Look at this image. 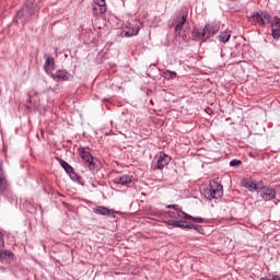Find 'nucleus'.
Wrapping results in <instances>:
<instances>
[{
  "label": "nucleus",
  "instance_id": "f257e3e1",
  "mask_svg": "<svg viewBox=\"0 0 280 280\" xmlns=\"http://www.w3.org/2000/svg\"><path fill=\"white\" fill-rule=\"evenodd\" d=\"M248 21L252 25H260V27H266V25H270L272 18L268 12L259 11L248 15Z\"/></svg>",
  "mask_w": 280,
  "mask_h": 280
},
{
  "label": "nucleus",
  "instance_id": "f03ea898",
  "mask_svg": "<svg viewBox=\"0 0 280 280\" xmlns=\"http://www.w3.org/2000/svg\"><path fill=\"white\" fill-rule=\"evenodd\" d=\"M38 10V4H36V0H27L25 7L16 13V19H21L23 16H32Z\"/></svg>",
  "mask_w": 280,
  "mask_h": 280
},
{
  "label": "nucleus",
  "instance_id": "7ed1b4c3",
  "mask_svg": "<svg viewBox=\"0 0 280 280\" xmlns=\"http://www.w3.org/2000/svg\"><path fill=\"white\" fill-rule=\"evenodd\" d=\"M223 194L222 185H220L218 182L210 183L209 188L207 189V195L209 198H222Z\"/></svg>",
  "mask_w": 280,
  "mask_h": 280
},
{
  "label": "nucleus",
  "instance_id": "20e7f679",
  "mask_svg": "<svg viewBox=\"0 0 280 280\" xmlns=\"http://www.w3.org/2000/svg\"><path fill=\"white\" fill-rule=\"evenodd\" d=\"M167 207H168V209H173V210L168 211V215L171 218H173V220H189V219H191V215L185 213L182 210H178L176 208V205H170Z\"/></svg>",
  "mask_w": 280,
  "mask_h": 280
},
{
  "label": "nucleus",
  "instance_id": "39448f33",
  "mask_svg": "<svg viewBox=\"0 0 280 280\" xmlns=\"http://www.w3.org/2000/svg\"><path fill=\"white\" fill-rule=\"evenodd\" d=\"M55 82H69L73 78L67 70H57L56 73L50 74Z\"/></svg>",
  "mask_w": 280,
  "mask_h": 280
},
{
  "label": "nucleus",
  "instance_id": "423d86ee",
  "mask_svg": "<svg viewBox=\"0 0 280 280\" xmlns=\"http://www.w3.org/2000/svg\"><path fill=\"white\" fill-rule=\"evenodd\" d=\"M171 158L165 153H160L155 163L152 164L153 170H163L165 165H168Z\"/></svg>",
  "mask_w": 280,
  "mask_h": 280
},
{
  "label": "nucleus",
  "instance_id": "0eeeda50",
  "mask_svg": "<svg viewBox=\"0 0 280 280\" xmlns=\"http://www.w3.org/2000/svg\"><path fill=\"white\" fill-rule=\"evenodd\" d=\"M93 14L95 16H102V14H106V0H94Z\"/></svg>",
  "mask_w": 280,
  "mask_h": 280
},
{
  "label": "nucleus",
  "instance_id": "6e6552de",
  "mask_svg": "<svg viewBox=\"0 0 280 280\" xmlns=\"http://www.w3.org/2000/svg\"><path fill=\"white\" fill-rule=\"evenodd\" d=\"M96 215H107L108 218H117V211L108 209L104 206H98L93 209Z\"/></svg>",
  "mask_w": 280,
  "mask_h": 280
},
{
  "label": "nucleus",
  "instance_id": "1a4fd4ad",
  "mask_svg": "<svg viewBox=\"0 0 280 280\" xmlns=\"http://www.w3.org/2000/svg\"><path fill=\"white\" fill-rule=\"evenodd\" d=\"M260 196L262 200H275V197L277 196V190L270 187H262L260 190Z\"/></svg>",
  "mask_w": 280,
  "mask_h": 280
},
{
  "label": "nucleus",
  "instance_id": "9d476101",
  "mask_svg": "<svg viewBox=\"0 0 280 280\" xmlns=\"http://www.w3.org/2000/svg\"><path fill=\"white\" fill-rule=\"evenodd\" d=\"M185 23H187V16L183 15L175 26L176 36H187V31H183L185 30Z\"/></svg>",
  "mask_w": 280,
  "mask_h": 280
},
{
  "label": "nucleus",
  "instance_id": "9b49d317",
  "mask_svg": "<svg viewBox=\"0 0 280 280\" xmlns=\"http://www.w3.org/2000/svg\"><path fill=\"white\" fill-rule=\"evenodd\" d=\"M130 183H132V177L128 175H122L114 179V185H116V187H128Z\"/></svg>",
  "mask_w": 280,
  "mask_h": 280
},
{
  "label": "nucleus",
  "instance_id": "f8f14e48",
  "mask_svg": "<svg viewBox=\"0 0 280 280\" xmlns=\"http://www.w3.org/2000/svg\"><path fill=\"white\" fill-rule=\"evenodd\" d=\"M271 34L272 37L279 39L280 37V19L275 16L271 22Z\"/></svg>",
  "mask_w": 280,
  "mask_h": 280
},
{
  "label": "nucleus",
  "instance_id": "ddd939ff",
  "mask_svg": "<svg viewBox=\"0 0 280 280\" xmlns=\"http://www.w3.org/2000/svg\"><path fill=\"white\" fill-rule=\"evenodd\" d=\"M79 154L82 159V161H84V163H86V165L91 166L93 165V155H91V153L89 151H86L84 148L79 149Z\"/></svg>",
  "mask_w": 280,
  "mask_h": 280
},
{
  "label": "nucleus",
  "instance_id": "4468645a",
  "mask_svg": "<svg viewBox=\"0 0 280 280\" xmlns=\"http://www.w3.org/2000/svg\"><path fill=\"white\" fill-rule=\"evenodd\" d=\"M44 69L48 75L52 74L51 71H54V69H55V61H54L52 57H47V59L44 63Z\"/></svg>",
  "mask_w": 280,
  "mask_h": 280
},
{
  "label": "nucleus",
  "instance_id": "2eb2a0df",
  "mask_svg": "<svg viewBox=\"0 0 280 280\" xmlns=\"http://www.w3.org/2000/svg\"><path fill=\"white\" fill-rule=\"evenodd\" d=\"M242 185L249 191H258L259 190V187H257V184H255V182L249 180V179H243Z\"/></svg>",
  "mask_w": 280,
  "mask_h": 280
},
{
  "label": "nucleus",
  "instance_id": "dca6fc26",
  "mask_svg": "<svg viewBox=\"0 0 280 280\" xmlns=\"http://www.w3.org/2000/svg\"><path fill=\"white\" fill-rule=\"evenodd\" d=\"M192 36L196 40H202V38H207V31H205V28H195Z\"/></svg>",
  "mask_w": 280,
  "mask_h": 280
},
{
  "label": "nucleus",
  "instance_id": "f3484780",
  "mask_svg": "<svg viewBox=\"0 0 280 280\" xmlns=\"http://www.w3.org/2000/svg\"><path fill=\"white\" fill-rule=\"evenodd\" d=\"M218 26L213 25H206L203 27V31H206V38H211V36H214V34H218Z\"/></svg>",
  "mask_w": 280,
  "mask_h": 280
},
{
  "label": "nucleus",
  "instance_id": "a211bd4d",
  "mask_svg": "<svg viewBox=\"0 0 280 280\" xmlns=\"http://www.w3.org/2000/svg\"><path fill=\"white\" fill-rule=\"evenodd\" d=\"M59 163H60L61 167L65 168V172H67V174H69V176L75 175V173L73 172V167L69 163H67L65 160L59 159Z\"/></svg>",
  "mask_w": 280,
  "mask_h": 280
},
{
  "label": "nucleus",
  "instance_id": "6ab92c4d",
  "mask_svg": "<svg viewBox=\"0 0 280 280\" xmlns=\"http://www.w3.org/2000/svg\"><path fill=\"white\" fill-rule=\"evenodd\" d=\"M8 191V179H5V175H0V196Z\"/></svg>",
  "mask_w": 280,
  "mask_h": 280
},
{
  "label": "nucleus",
  "instance_id": "aec40b11",
  "mask_svg": "<svg viewBox=\"0 0 280 280\" xmlns=\"http://www.w3.org/2000/svg\"><path fill=\"white\" fill-rule=\"evenodd\" d=\"M125 36L130 37V36H137L139 34V26H132L128 28L127 31H124Z\"/></svg>",
  "mask_w": 280,
  "mask_h": 280
},
{
  "label": "nucleus",
  "instance_id": "412c9836",
  "mask_svg": "<svg viewBox=\"0 0 280 280\" xmlns=\"http://www.w3.org/2000/svg\"><path fill=\"white\" fill-rule=\"evenodd\" d=\"M219 39L221 43H229V40H231V32L225 31L221 33V36H219Z\"/></svg>",
  "mask_w": 280,
  "mask_h": 280
},
{
  "label": "nucleus",
  "instance_id": "4be33fe9",
  "mask_svg": "<svg viewBox=\"0 0 280 280\" xmlns=\"http://www.w3.org/2000/svg\"><path fill=\"white\" fill-rule=\"evenodd\" d=\"M163 77L166 78V80H174L176 78V72L166 70L163 72Z\"/></svg>",
  "mask_w": 280,
  "mask_h": 280
},
{
  "label": "nucleus",
  "instance_id": "5701e85b",
  "mask_svg": "<svg viewBox=\"0 0 280 280\" xmlns=\"http://www.w3.org/2000/svg\"><path fill=\"white\" fill-rule=\"evenodd\" d=\"M168 225L178 229H185V224H183L182 221H168Z\"/></svg>",
  "mask_w": 280,
  "mask_h": 280
},
{
  "label": "nucleus",
  "instance_id": "b1692460",
  "mask_svg": "<svg viewBox=\"0 0 280 280\" xmlns=\"http://www.w3.org/2000/svg\"><path fill=\"white\" fill-rule=\"evenodd\" d=\"M240 165H242V161L240 160H232L230 162V167H240Z\"/></svg>",
  "mask_w": 280,
  "mask_h": 280
},
{
  "label": "nucleus",
  "instance_id": "393cba45",
  "mask_svg": "<svg viewBox=\"0 0 280 280\" xmlns=\"http://www.w3.org/2000/svg\"><path fill=\"white\" fill-rule=\"evenodd\" d=\"M190 220H192V222H197L198 224H202V222H205V220L200 217H197V218L191 217Z\"/></svg>",
  "mask_w": 280,
  "mask_h": 280
},
{
  "label": "nucleus",
  "instance_id": "a878e982",
  "mask_svg": "<svg viewBox=\"0 0 280 280\" xmlns=\"http://www.w3.org/2000/svg\"><path fill=\"white\" fill-rule=\"evenodd\" d=\"M259 280H280L279 276H268L267 278H260Z\"/></svg>",
  "mask_w": 280,
  "mask_h": 280
},
{
  "label": "nucleus",
  "instance_id": "bb28decb",
  "mask_svg": "<svg viewBox=\"0 0 280 280\" xmlns=\"http://www.w3.org/2000/svg\"><path fill=\"white\" fill-rule=\"evenodd\" d=\"M184 229H196V226L191 224H187V225L184 224Z\"/></svg>",
  "mask_w": 280,
  "mask_h": 280
},
{
  "label": "nucleus",
  "instance_id": "cd10ccee",
  "mask_svg": "<svg viewBox=\"0 0 280 280\" xmlns=\"http://www.w3.org/2000/svg\"><path fill=\"white\" fill-rule=\"evenodd\" d=\"M0 246H3V234L0 232Z\"/></svg>",
  "mask_w": 280,
  "mask_h": 280
},
{
  "label": "nucleus",
  "instance_id": "c85d7f7f",
  "mask_svg": "<svg viewBox=\"0 0 280 280\" xmlns=\"http://www.w3.org/2000/svg\"><path fill=\"white\" fill-rule=\"evenodd\" d=\"M0 175H3V166H2V162L0 161Z\"/></svg>",
  "mask_w": 280,
  "mask_h": 280
},
{
  "label": "nucleus",
  "instance_id": "c756f323",
  "mask_svg": "<svg viewBox=\"0 0 280 280\" xmlns=\"http://www.w3.org/2000/svg\"><path fill=\"white\" fill-rule=\"evenodd\" d=\"M1 256H3V255H7L5 253H3V254H0Z\"/></svg>",
  "mask_w": 280,
  "mask_h": 280
}]
</instances>
